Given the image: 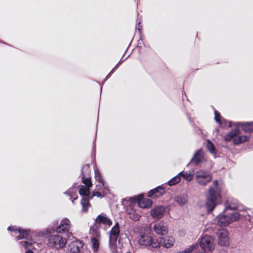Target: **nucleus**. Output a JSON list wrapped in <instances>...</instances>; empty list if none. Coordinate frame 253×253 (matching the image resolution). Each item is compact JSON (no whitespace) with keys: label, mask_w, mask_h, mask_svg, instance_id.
<instances>
[{"label":"nucleus","mask_w":253,"mask_h":253,"mask_svg":"<svg viewBox=\"0 0 253 253\" xmlns=\"http://www.w3.org/2000/svg\"><path fill=\"white\" fill-rule=\"evenodd\" d=\"M86 197L83 198L81 200V204L83 207L82 211L84 212L88 211V208L89 206L88 199Z\"/></svg>","instance_id":"nucleus-29"},{"label":"nucleus","mask_w":253,"mask_h":253,"mask_svg":"<svg viewBox=\"0 0 253 253\" xmlns=\"http://www.w3.org/2000/svg\"><path fill=\"white\" fill-rule=\"evenodd\" d=\"M153 229L156 234L162 236L167 234L169 231L167 222L163 220L155 223Z\"/></svg>","instance_id":"nucleus-11"},{"label":"nucleus","mask_w":253,"mask_h":253,"mask_svg":"<svg viewBox=\"0 0 253 253\" xmlns=\"http://www.w3.org/2000/svg\"><path fill=\"white\" fill-rule=\"evenodd\" d=\"M138 204L140 208L147 209L151 206L152 202L147 198H141L138 200Z\"/></svg>","instance_id":"nucleus-22"},{"label":"nucleus","mask_w":253,"mask_h":253,"mask_svg":"<svg viewBox=\"0 0 253 253\" xmlns=\"http://www.w3.org/2000/svg\"><path fill=\"white\" fill-rule=\"evenodd\" d=\"M221 184L218 180L213 181V184L209 188L207 195L206 207L208 212L212 211L221 200Z\"/></svg>","instance_id":"nucleus-1"},{"label":"nucleus","mask_w":253,"mask_h":253,"mask_svg":"<svg viewBox=\"0 0 253 253\" xmlns=\"http://www.w3.org/2000/svg\"><path fill=\"white\" fill-rule=\"evenodd\" d=\"M200 247L205 252L212 251L214 248L213 238L209 235H205L201 239Z\"/></svg>","instance_id":"nucleus-9"},{"label":"nucleus","mask_w":253,"mask_h":253,"mask_svg":"<svg viewBox=\"0 0 253 253\" xmlns=\"http://www.w3.org/2000/svg\"><path fill=\"white\" fill-rule=\"evenodd\" d=\"M89 234L91 236V244L92 250L94 252H96L98 251L99 246L100 233L95 227H92L90 229Z\"/></svg>","instance_id":"nucleus-10"},{"label":"nucleus","mask_w":253,"mask_h":253,"mask_svg":"<svg viewBox=\"0 0 253 253\" xmlns=\"http://www.w3.org/2000/svg\"><path fill=\"white\" fill-rule=\"evenodd\" d=\"M79 193L82 196H87L89 194V188L84 185H82L79 190Z\"/></svg>","instance_id":"nucleus-30"},{"label":"nucleus","mask_w":253,"mask_h":253,"mask_svg":"<svg viewBox=\"0 0 253 253\" xmlns=\"http://www.w3.org/2000/svg\"><path fill=\"white\" fill-rule=\"evenodd\" d=\"M204 159V152L202 149H199L195 153L193 158L191 160V162L194 163L195 165H198L201 163Z\"/></svg>","instance_id":"nucleus-19"},{"label":"nucleus","mask_w":253,"mask_h":253,"mask_svg":"<svg viewBox=\"0 0 253 253\" xmlns=\"http://www.w3.org/2000/svg\"><path fill=\"white\" fill-rule=\"evenodd\" d=\"M138 243L145 247H150L152 248H159L160 244L159 240L154 239L151 236L146 233H141L137 237Z\"/></svg>","instance_id":"nucleus-2"},{"label":"nucleus","mask_w":253,"mask_h":253,"mask_svg":"<svg viewBox=\"0 0 253 253\" xmlns=\"http://www.w3.org/2000/svg\"><path fill=\"white\" fill-rule=\"evenodd\" d=\"M176 253H183V252H182L181 251H180V252H177Z\"/></svg>","instance_id":"nucleus-43"},{"label":"nucleus","mask_w":253,"mask_h":253,"mask_svg":"<svg viewBox=\"0 0 253 253\" xmlns=\"http://www.w3.org/2000/svg\"><path fill=\"white\" fill-rule=\"evenodd\" d=\"M120 226L118 222L112 227L109 234V245L112 251H117V241L120 237Z\"/></svg>","instance_id":"nucleus-6"},{"label":"nucleus","mask_w":253,"mask_h":253,"mask_svg":"<svg viewBox=\"0 0 253 253\" xmlns=\"http://www.w3.org/2000/svg\"><path fill=\"white\" fill-rule=\"evenodd\" d=\"M19 244L20 246L25 247V248H28L29 246L33 245V248L36 249V246H38V244L36 243V241H34L32 240H31L30 242L28 241H21L19 242Z\"/></svg>","instance_id":"nucleus-26"},{"label":"nucleus","mask_w":253,"mask_h":253,"mask_svg":"<svg viewBox=\"0 0 253 253\" xmlns=\"http://www.w3.org/2000/svg\"><path fill=\"white\" fill-rule=\"evenodd\" d=\"M83 182L85 184L84 186H87L89 188L92 186V183L91 181V178L88 177L86 178H83Z\"/></svg>","instance_id":"nucleus-33"},{"label":"nucleus","mask_w":253,"mask_h":253,"mask_svg":"<svg viewBox=\"0 0 253 253\" xmlns=\"http://www.w3.org/2000/svg\"><path fill=\"white\" fill-rule=\"evenodd\" d=\"M227 208H229L230 209H231V210H236L237 209V206H231V205H229L228 206H227Z\"/></svg>","instance_id":"nucleus-36"},{"label":"nucleus","mask_w":253,"mask_h":253,"mask_svg":"<svg viewBox=\"0 0 253 253\" xmlns=\"http://www.w3.org/2000/svg\"><path fill=\"white\" fill-rule=\"evenodd\" d=\"M66 239L62 236L55 234L48 237V246L52 249L59 250L65 247Z\"/></svg>","instance_id":"nucleus-4"},{"label":"nucleus","mask_w":253,"mask_h":253,"mask_svg":"<svg viewBox=\"0 0 253 253\" xmlns=\"http://www.w3.org/2000/svg\"><path fill=\"white\" fill-rule=\"evenodd\" d=\"M232 122H230L229 123V127H231L232 126Z\"/></svg>","instance_id":"nucleus-41"},{"label":"nucleus","mask_w":253,"mask_h":253,"mask_svg":"<svg viewBox=\"0 0 253 253\" xmlns=\"http://www.w3.org/2000/svg\"><path fill=\"white\" fill-rule=\"evenodd\" d=\"M174 201L179 205L183 206L187 202V197L185 195L178 196L175 198Z\"/></svg>","instance_id":"nucleus-27"},{"label":"nucleus","mask_w":253,"mask_h":253,"mask_svg":"<svg viewBox=\"0 0 253 253\" xmlns=\"http://www.w3.org/2000/svg\"><path fill=\"white\" fill-rule=\"evenodd\" d=\"M104 192L105 191V190L104 189L103 190V192ZM103 195H102V194H101L100 192H98V191H94L93 192V194H92V197H93V196H97L98 197H99V198H102L104 195H105V194H104V193L103 192Z\"/></svg>","instance_id":"nucleus-35"},{"label":"nucleus","mask_w":253,"mask_h":253,"mask_svg":"<svg viewBox=\"0 0 253 253\" xmlns=\"http://www.w3.org/2000/svg\"><path fill=\"white\" fill-rule=\"evenodd\" d=\"M195 179L199 185L205 186L211 182L212 175L208 171L200 170L195 172Z\"/></svg>","instance_id":"nucleus-7"},{"label":"nucleus","mask_w":253,"mask_h":253,"mask_svg":"<svg viewBox=\"0 0 253 253\" xmlns=\"http://www.w3.org/2000/svg\"><path fill=\"white\" fill-rule=\"evenodd\" d=\"M250 216L249 215H248L247 217H246V218L248 220H249L250 221H251V218H250Z\"/></svg>","instance_id":"nucleus-39"},{"label":"nucleus","mask_w":253,"mask_h":253,"mask_svg":"<svg viewBox=\"0 0 253 253\" xmlns=\"http://www.w3.org/2000/svg\"><path fill=\"white\" fill-rule=\"evenodd\" d=\"M39 236H43L44 235V233L43 232L41 231L39 233Z\"/></svg>","instance_id":"nucleus-38"},{"label":"nucleus","mask_w":253,"mask_h":253,"mask_svg":"<svg viewBox=\"0 0 253 253\" xmlns=\"http://www.w3.org/2000/svg\"><path fill=\"white\" fill-rule=\"evenodd\" d=\"M94 173L96 180L101 184V186H102L103 189L105 190V191H103L104 194H107L109 192L108 187L103 180L101 173L97 168L94 169Z\"/></svg>","instance_id":"nucleus-18"},{"label":"nucleus","mask_w":253,"mask_h":253,"mask_svg":"<svg viewBox=\"0 0 253 253\" xmlns=\"http://www.w3.org/2000/svg\"><path fill=\"white\" fill-rule=\"evenodd\" d=\"M181 178L180 175H179V173L176 175L175 176L171 178L170 180H169L168 183L169 186H172L178 183L180 181Z\"/></svg>","instance_id":"nucleus-31"},{"label":"nucleus","mask_w":253,"mask_h":253,"mask_svg":"<svg viewBox=\"0 0 253 253\" xmlns=\"http://www.w3.org/2000/svg\"><path fill=\"white\" fill-rule=\"evenodd\" d=\"M214 119L215 121L219 125H222L223 122L225 121V120L221 118L220 114L217 111L214 110Z\"/></svg>","instance_id":"nucleus-32"},{"label":"nucleus","mask_w":253,"mask_h":253,"mask_svg":"<svg viewBox=\"0 0 253 253\" xmlns=\"http://www.w3.org/2000/svg\"><path fill=\"white\" fill-rule=\"evenodd\" d=\"M77 190L74 186L69 188L67 191L64 192L65 194L68 195L70 197V199L72 200L73 202L74 200L77 199V195L76 194Z\"/></svg>","instance_id":"nucleus-23"},{"label":"nucleus","mask_w":253,"mask_h":253,"mask_svg":"<svg viewBox=\"0 0 253 253\" xmlns=\"http://www.w3.org/2000/svg\"><path fill=\"white\" fill-rule=\"evenodd\" d=\"M72 227L71 221L67 218H63L59 225L57 227L56 232L58 233H66L69 232Z\"/></svg>","instance_id":"nucleus-12"},{"label":"nucleus","mask_w":253,"mask_h":253,"mask_svg":"<svg viewBox=\"0 0 253 253\" xmlns=\"http://www.w3.org/2000/svg\"><path fill=\"white\" fill-rule=\"evenodd\" d=\"M7 230L11 232V235L14 236L16 240L25 239L32 233L29 229H24L15 226H9Z\"/></svg>","instance_id":"nucleus-8"},{"label":"nucleus","mask_w":253,"mask_h":253,"mask_svg":"<svg viewBox=\"0 0 253 253\" xmlns=\"http://www.w3.org/2000/svg\"><path fill=\"white\" fill-rule=\"evenodd\" d=\"M166 208L163 206H158L154 207L150 211V214L153 219H160L164 216Z\"/></svg>","instance_id":"nucleus-14"},{"label":"nucleus","mask_w":253,"mask_h":253,"mask_svg":"<svg viewBox=\"0 0 253 253\" xmlns=\"http://www.w3.org/2000/svg\"><path fill=\"white\" fill-rule=\"evenodd\" d=\"M240 214L235 212L228 214H220L217 217V224L220 226H226L230 223L237 221L240 218Z\"/></svg>","instance_id":"nucleus-3"},{"label":"nucleus","mask_w":253,"mask_h":253,"mask_svg":"<svg viewBox=\"0 0 253 253\" xmlns=\"http://www.w3.org/2000/svg\"><path fill=\"white\" fill-rule=\"evenodd\" d=\"M206 147L210 153L215 156L216 154L215 149L213 143L210 140H207Z\"/></svg>","instance_id":"nucleus-28"},{"label":"nucleus","mask_w":253,"mask_h":253,"mask_svg":"<svg viewBox=\"0 0 253 253\" xmlns=\"http://www.w3.org/2000/svg\"><path fill=\"white\" fill-rule=\"evenodd\" d=\"M128 213L130 219L134 221H137L139 219L140 215L136 212V210L130 208L128 210Z\"/></svg>","instance_id":"nucleus-24"},{"label":"nucleus","mask_w":253,"mask_h":253,"mask_svg":"<svg viewBox=\"0 0 253 253\" xmlns=\"http://www.w3.org/2000/svg\"><path fill=\"white\" fill-rule=\"evenodd\" d=\"M95 222L96 224H103L106 227H109L112 224L111 220L104 214L98 215L96 218Z\"/></svg>","instance_id":"nucleus-16"},{"label":"nucleus","mask_w":253,"mask_h":253,"mask_svg":"<svg viewBox=\"0 0 253 253\" xmlns=\"http://www.w3.org/2000/svg\"><path fill=\"white\" fill-rule=\"evenodd\" d=\"M88 168H89V166H84V167L83 168V169H88Z\"/></svg>","instance_id":"nucleus-40"},{"label":"nucleus","mask_w":253,"mask_h":253,"mask_svg":"<svg viewBox=\"0 0 253 253\" xmlns=\"http://www.w3.org/2000/svg\"><path fill=\"white\" fill-rule=\"evenodd\" d=\"M180 177L182 176L185 180L190 181L193 178L194 174L192 172L181 171L179 173Z\"/></svg>","instance_id":"nucleus-25"},{"label":"nucleus","mask_w":253,"mask_h":253,"mask_svg":"<svg viewBox=\"0 0 253 253\" xmlns=\"http://www.w3.org/2000/svg\"><path fill=\"white\" fill-rule=\"evenodd\" d=\"M100 186H101L97 185V186H96L97 190H99V189H100Z\"/></svg>","instance_id":"nucleus-42"},{"label":"nucleus","mask_w":253,"mask_h":253,"mask_svg":"<svg viewBox=\"0 0 253 253\" xmlns=\"http://www.w3.org/2000/svg\"><path fill=\"white\" fill-rule=\"evenodd\" d=\"M234 125L236 126H241L242 128L245 132H251L253 131V122L250 123H234Z\"/></svg>","instance_id":"nucleus-21"},{"label":"nucleus","mask_w":253,"mask_h":253,"mask_svg":"<svg viewBox=\"0 0 253 253\" xmlns=\"http://www.w3.org/2000/svg\"><path fill=\"white\" fill-rule=\"evenodd\" d=\"M159 242L160 246L161 245L165 248L169 249L173 247L175 240L172 236H167L160 238Z\"/></svg>","instance_id":"nucleus-15"},{"label":"nucleus","mask_w":253,"mask_h":253,"mask_svg":"<svg viewBox=\"0 0 253 253\" xmlns=\"http://www.w3.org/2000/svg\"><path fill=\"white\" fill-rule=\"evenodd\" d=\"M165 193L164 189L161 186H158L157 188L150 190L148 193L149 197L159 198L161 196Z\"/></svg>","instance_id":"nucleus-20"},{"label":"nucleus","mask_w":253,"mask_h":253,"mask_svg":"<svg viewBox=\"0 0 253 253\" xmlns=\"http://www.w3.org/2000/svg\"><path fill=\"white\" fill-rule=\"evenodd\" d=\"M25 253H33V252H32V251L28 250Z\"/></svg>","instance_id":"nucleus-37"},{"label":"nucleus","mask_w":253,"mask_h":253,"mask_svg":"<svg viewBox=\"0 0 253 253\" xmlns=\"http://www.w3.org/2000/svg\"><path fill=\"white\" fill-rule=\"evenodd\" d=\"M195 248L194 246H192L189 247L188 248H187L185 249L184 250L181 251L183 253H190L191 252L193 251V250Z\"/></svg>","instance_id":"nucleus-34"},{"label":"nucleus","mask_w":253,"mask_h":253,"mask_svg":"<svg viewBox=\"0 0 253 253\" xmlns=\"http://www.w3.org/2000/svg\"><path fill=\"white\" fill-rule=\"evenodd\" d=\"M84 246L82 241H76L70 245L69 251L71 253H83L81 251Z\"/></svg>","instance_id":"nucleus-17"},{"label":"nucleus","mask_w":253,"mask_h":253,"mask_svg":"<svg viewBox=\"0 0 253 253\" xmlns=\"http://www.w3.org/2000/svg\"><path fill=\"white\" fill-rule=\"evenodd\" d=\"M239 134L240 130L239 129L237 128L232 130L225 136V140L230 141L233 139V143L238 145L245 142L248 140V138L246 135H240Z\"/></svg>","instance_id":"nucleus-5"},{"label":"nucleus","mask_w":253,"mask_h":253,"mask_svg":"<svg viewBox=\"0 0 253 253\" xmlns=\"http://www.w3.org/2000/svg\"><path fill=\"white\" fill-rule=\"evenodd\" d=\"M218 243L221 246H226L229 244L228 233L226 229L222 228L217 232Z\"/></svg>","instance_id":"nucleus-13"},{"label":"nucleus","mask_w":253,"mask_h":253,"mask_svg":"<svg viewBox=\"0 0 253 253\" xmlns=\"http://www.w3.org/2000/svg\"><path fill=\"white\" fill-rule=\"evenodd\" d=\"M138 30L140 31V30H141L140 28H138Z\"/></svg>","instance_id":"nucleus-44"}]
</instances>
